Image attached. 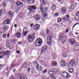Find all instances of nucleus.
<instances>
[{"label":"nucleus","mask_w":79,"mask_h":79,"mask_svg":"<svg viewBox=\"0 0 79 79\" xmlns=\"http://www.w3.org/2000/svg\"><path fill=\"white\" fill-rule=\"evenodd\" d=\"M66 16H67V17L68 18H68H68H69V15H66Z\"/></svg>","instance_id":"obj_60"},{"label":"nucleus","mask_w":79,"mask_h":79,"mask_svg":"<svg viewBox=\"0 0 79 79\" xmlns=\"http://www.w3.org/2000/svg\"><path fill=\"white\" fill-rule=\"evenodd\" d=\"M75 64V61L73 60H71L70 61L69 63H67V66H69L71 67V66H73Z\"/></svg>","instance_id":"obj_6"},{"label":"nucleus","mask_w":79,"mask_h":79,"mask_svg":"<svg viewBox=\"0 0 79 79\" xmlns=\"http://www.w3.org/2000/svg\"><path fill=\"white\" fill-rule=\"evenodd\" d=\"M31 69V68H29L28 69V72H30V69Z\"/></svg>","instance_id":"obj_54"},{"label":"nucleus","mask_w":79,"mask_h":79,"mask_svg":"<svg viewBox=\"0 0 79 79\" xmlns=\"http://www.w3.org/2000/svg\"><path fill=\"white\" fill-rule=\"evenodd\" d=\"M61 12L63 14L66 13V9L64 7L61 10Z\"/></svg>","instance_id":"obj_20"},{"label":"nucleus","mask_w":79,"mask_h":79,"mask_svg":"<svg viewBox=\"0 0 79 79\" xmlns=\"http://www.w3.org/2000/svg\"><path fill=\"white\" fill-rule=\"evenodd\" d=\"M36 45L39 47L42 44V39H37L36 41H35Z\"/></svg>","instance_id":"obj_3"},{"label":"nucleus","mask_w":79,"mask_h":79,"mask_svg":"<svg viewBox=\"0 0 79 79\" xmlns=\"http://www.w3.org/2000/svg\"><path fill=\"white\" fill-rule=\"evenodd\" d=\"M35 2V0H30L28 1V3H31V4H32V3H34Z\"/></svg>","instance_id":"obj_27"},{"label":"nucleus","mask_w":79,"mask_h":79,"mask_svg":"<svg viewBox=\"0 0 79 79\" xmlns=\"http://www.w3.org/2000/svg\"><path fill=\"white\" fill-rule=\"evenodd\" d=\"M61 18H58L57 19L58 23H60V22H61Z\"/></svg>","instance_id":"obj_36"},{"label":"nucleus","mask_w":79,"mask_h":79,"mask_svg":"<svg viewBox=\"0 0 79 79\" xmlns=\"http://www.w3.org/2000/svg\"><path fill=\"white\" fill-rule=\"evenodd\" d=\"M7 2H8V1H13V0H6Z\"/></svg>","instance_id":"obj_62"},{"label":"nucleus","mask_w":79,"mask_h":79,"mask_svg":"<svg viewBox=\"0 0 79 79\" xmlns=\"http://www.w3.org/2000/svg\"><path fill=\"white\" fill-rule=\"evenodd\" d=\"M75 5H72L70 6L69 9H71L72 10H74V9L75 8Z\"/></svg>","instance_id":"obj_23"},{"label":"nucleus","mask_w":79,"mask_h":79,"mask_svg":"<svg viewBox=\"0 0 79 79\" xmlns=\"http://www.w3.org/2000/svg\"><path fill=\"white\" fill-rule=\"evenodd\" d=\"M75 19L76 21H79V16L77 15H75Z\"/></svg>","instance_id":"obj_31"},{"label":"nucleus","mask_w":79,"mask_h":79,"mask_svg":"<svg viewBox=\"0 0 79 79\" xmlns=\"http://www.w3.org/2000/svg\"><path fill=\"white\" fill-rule=\"evenodd\" d=\"M9 79H14V77L13 75H12Z\"/></svg>","instance_id":"obj_42"},{"label":"nucleus","mask_w":79,"mask_h":79,"mask_svg":"<svg viewBox=\"0 0 79 79\" xmlns=\"http://www.w3.org/2000/svg\"><path fill=\"white\" fill-rule=\"evenodd\" d=\"M63 19L66 21H68V18H66V17H64L63 18Z\"/></svg>","instance_id":"obj_38"},{"label":"nucleus","mask_w":79,"mask_h":79,"mask_svg":"<svg viewBox=\"0 0 79 79\" xmlns=\"http://www.w3.org/2000/svg\"><path fill=\"white\" fill-rule=\"evenodd\" d=\"M56 5H54L53 6H52V10H55L56 9Z\"/></svg>","instance_id":"obj_25"},{"label":"nucleus","mask_w":79,"mask_h":79,"mask_svg":"<svg viewBox=\"0 0 79 79\" xmlns=\"http://www.w3.org/2000/svg\"><path fill=\"white\" fill-rule=\"evenodd\" d=\"M15 35L19 39L21 36V30H18L17 32L15 33Z\"/></svg>","instance_id":"obj_7"},{"label":"nucleus","mask_w":79,"mask_h":79,"mask_svg":"<svg viewBox=\"0 0 79 79\" xmlns=\"http://www.w3.org/2000/svg\"><path fill=\"white\" fill-rule=\"evenodd\" d=\"M57 72V69H55V70L50 71L48 72V73L50 76H52L53 74H56Z\"/></svg>","instance_id":"obj_9"},{"label":"nucleus","mask_w":79,"mask_h":79,"mask_svg":"<svg viewBox=\"0 0 79 79\" xmlns=\"http://www.w3.org/2000/svg\"><path fill=\"white\" fill-rule=\"evenodd\" d=\"M52 66H57V62L56 61L52 62Z\"/></svg>","instance_id":"obj_21"},{"label":"nucleus","mask_w":79,"mask_h":79,"mask_svg":"<svg viewBox=\"0 0 79 79\" xmlns=\"http://www.w3.org/2000/svg\"><path fill=\"white\" fill-rule=\"evenodd\" d=\"M6 47H10V43L8 42H6Z\"/></svg>","instance_id":"obj_34"},{"label":"nucleus","mask_w":79,"mask_h":79,"mask_svg":"<svg viewBox=\"0 0 79 79\" xmlns=\"http://www.w3.org/2000/svg\"><path fill=\"white\" fill-rule=\"evenodd\" d=\"M48 15H47V11L44 12V15H43V18H45L46 17H47Z\"/></svg>","instance_id":"obj_28"},{"label":"nucleus","mask_w":79,"mask_h":79,"mask_svg":"<svg viewBox=\"0 0 79 79\" xmlns=\"http://www.w3.org/2000/svg\"><path fill=\"white\" fill-rule=\"evenodd\" d=\"M10 19H8L4 21V24H10Z\"/></svg>","instance_id":"obj_16"},{"label":"nucleus","mask_w":79,"mask_h":79,"mask_svg":"<svg viewBox=\"0 0 79 79\" xmlns=\"http://www.w3.org/2000/svg\"><path fill=\"white\" fill-rule=\"evenodd\" d=\"M41 18V17L40 15H39L38 14L35 15L34 16V19L36 21H38Z\"/></svg>","instance_id":"obj_10"},{"label":"nucleus","mask_w":79,"mask_h":79,"mask_svg":"<svg viewBox=\"0 0 79 79\" xmlns=\"http://www.w3.org/2000/svg\"><path fill=\"white\" fill-rule=\"evenodd\" d=\"M6 34H4L2 35V37H3V38H5V37H6Z\"/></svg>","instance_id":"obj_41"},{"label":"nucleus","mask_w":79,"mask_h":79,"mask_svg":"<svg viewBox=\"0 0 79 79\" xmlns=\"http://www.w3.org/2000/svg\"><path fill=\"white\" fill-rule=\"evenodd\" d=\"M58 15H59V14H58V13H55L54 15V16L56 17L58 16Z\"/></svg>","instance_id":"obj_37"},{"label":"nucleus","mask_w":79,"mask_h":79,"mask_svg":"<svg viewBox=\"0 0 79 79\" xmlns=\"http://www.w3.org/2000/svg\"><path fill=\"white\" fill-rule=\"evenodd\" d=\"M60 65L62 67H64L65 66L66 64L64 63V60H61L60 62Z\"/></svg>","instance_id":"obj_17"},{"label":"nucleus","mask_w":79,"mask_h":79,"mask_svg":"<svg viewBox=\"0 0 79 79\" xmlns=\"http://www.w3.org/2000/svg\"><path fill=\"white\" fill-rule=\"evenodd\" d=\"M44 10H48V7H46L44 8Z\"/></svg>","instance_id":"obj_45"},{"label":"nucleus","mask_w":79,"mask_h":79,"mask_svg":"<svg viewBox=\"0 0 79 79\" xmlns=\"http://www.w3.org/2000/svg\"><path fill=\"white\" fill-rule=\"evenodd\" d=\"M60 39L59 40H61V42L62 43H64L66 41V37L64 36H62L60 37H59Z\"/></svg>","instance_id":"obj_11"},{"label":"nucleus","mask_w":79,"mask_h":79,"mask_svg":"<svg viewBox=\"0 0 79 79\" xmlns=\"http://www.w3.org/2000/svg\"><path fill=\"white\" fill-rule=\"evenodd\" d=\"M2 12H3V10H0V16L2 13Z\"/></svg>","instance_id":"obj_50"},{"label":"nucleus","mask_w":79,"mask_h":79,"mask_svg":"<svg viewBox=\"0 0 79 79\" xmlns=\"http://www.w3.org/2000/svg\"><path fill=\"white\" fill-rule=\"evenodd\" d=\"M16 4L18 6V7L17 9V11H19L21 10L20 8H23V3L20 2L19 1H18L16 3Z\"/></svg>","instance_id":"obj_2"},{"label":"nucleus","mask_w":79,"mask_h":79,"mask_svg":"<svg viewBox=\"0 0 79 79\" xmlns=\"http://www.w3.org/2000/svg\"><path fill=\"white\" fill-rule=\"evenodd\" d=\"M17 53H19V51L18 50L17 51Z\"/></svg>","instance_id":"obj_59"},{"label":"nucleus","mask_w":79,"mask_h":79,"mask_svg":"<svg viewBox=\"0 0 79 79\" xmlns=\"http://www.w3.org/2000/svg\"><path fill=\"white\" fill-rule=\"evenodd\" d=\"M52 38L51 36H50L48 37L47 38V42L48 43V45H50V44H51V41H52Z\"/></svg>","instance_id":"obj_12"},{"label":"nucleus","mask_w":79,"mask_h":79,"mask_svg":"<svg viewBox=\"0 0 79 79\" xmlns=\"http://www.w3.org/2000/svg\"><path fill=\"white\" fill-rule=\"evenodd\" d=\"M13 71V72H15V71H16V70L15 69Z\"/></svg>","instance_id":"obj_64"},{"label":"nucleus","mask_w":79,"mask_h":79,"mask_svg":"<svg viewBox=\"0 0 79 79\" xmlns=\"http://www.w3.org/2000/svg\"><path fill=\"white\" fill-rule=\"evenodd\" d=\"M40 10H41L42 13H44V11H43V8L41 7Z\"/></svg>","instance_id":"obj_43"},{"label":"nucleus","mask_w":79,"mask_h":79,"mask_svg":"<svg viewBox=\"0 0 79 79\" xmlns=\"http://www.w3.org/2000/svg\"><path fill=\"white\" fill-rule=\"evenodd\" d=\"M2 50V48H0V51H1V50Z\"/></svg>","instance_id":"obj_63"},{"label":"nucleus","mask_w":79,"mask_h":79,"mask_svg":"<svg viewBox=\"0 0 79 79\" xmlns=\"http://www.w3.org/2000/svg\"><path fill=\"white\" fill-rule=\"evenodd\" d=\"M76 15L79 16V12H77Z\"/></svg>","instance_id":"obj_46"},{"label":"nucleus","mask_w":79,"mask_h":79,"mask_svg":"<svg viewBox=\"0 0 79 79\" xmlns=\"http://www.w3.org/2000/svg\"><path fill=\"white\" fill-rule=\"evenodd\" d=\"M43 72L44 74H45V73L47 72V70L46 69L45 70L43 71Z\"/></svg>","instance_id":"obj_51"},{"label":"nucleus","mask_w":79,"mask_h":79,"mask_svg":"<svg viewBox=\"0 0 79 79\" xmlns=\"http://www.w3.org/2000/svg\"><path fill=\"white\" fill-rule=\"evenodd\" d=\"M57 1L58 2H61L62 1V0H57Z\"/></svg>","instance_id":"obj_57"},{"label":"nucleus","mask_w":79,"mask_h":79,"mask_svg":"<svg viewBox=\"0 0 79 79\" xmlns=\"http://www.w3.org/2000/svg\"><path fill=\"white\" fill-rule=\"evenodd\" d=\"M47 46H44L42 50H41V52H44L45 50H47Z\"/></svg>","instance_id":"obj_24"},{"label":"nucleus","mask_w":79,"mask_h":79,"mask_svg":"<svg viewBox=\"0 0 79 79\" xmlns=\"http://www.w3.org/2000/svg\"><path fill=\"white\" fill-rule=\"evenodd\" d=\"M77 23H75V24L73 26V28H74V27L76 26V25H77Z\"/></svg>","instance_id":"obj_48"},{"label":"nucleus","mask_w":79,"mask_h":79,"mask_svg":"<svg viewBox=\"0 0 79 79\" xmlns=\"http://www.w3.org/2000/svg\"><path fill=\"white\" fill-rule=\"evenodd\" d=\"M9 54V51H1L0 52V54L2 56H0V59L3 58V56H5V55H6Z\"/></svg>","instance_id":"obj_4"},{"label":"nucleus","mask_w":79,"mask_h":79,"mask_svg":"<svg viewBox=\"0 0 79 79\" xmlns=\"http://www.w3.org/2000/svg\"><path fill=\"white\" fill-rule=\"evenodd\" d=\"M18 44L19 45H20V44H22V42H19Z\"/></svg>","instance_id":"obj_55"},{"label":"nucleus","mask_w":79,"mask_h":79,"mask_svg":"<svg viewBox=\"0 0 79 79\" xmlns=\"http://www.w3.org/2000/svg\"><path fill=\"white\" fill-rule=\"evenodd\" d=\"M23 33L22 34L23 36H26L27 34V28H24L23 30Z\"/></svg>","instance_id":"obj_13"},{"label":"nucleus","mask_w":79,"mask_h":79,"mask_svg":"<svg viewBox=\"0 0 79 79\" xmlns=\"http://www.w3.org/2000/svg\"><path fill=\"white\" fill-rule=\"evenodd\" d=\"M69 71L70 73H72L74 72V70H73V69L70 68L69 70Z\"/></svg>","instance_id":"obj_30"},{"label":"nucleus","mask_w":79,"mask_h":79,"mask_svg":"<svg viewBox=\"0 0 79 79\" xmlns=\"http://www.w3.org/2000/svg\"><path fill=\"white\" fill-rule=\"evenodd\" d=\"M9 27L7 26H4L2 27V29L3 30V33H5L6 31H7Z\"/></svg>","instance_id":"obj_14"},{"label":"nucleus","mask_w":79,"mask_h":79,"mask_svg":"<svg viewBox=\"0 0 79 79\" xmlns=\"http://www.w3.org/2000/svg\"><path fill=\"white\" fill-rule=\"evenodd\" d=\"M9 36H10V35L9 33H8L7 34V38H9Z\"/></svg>","instance_id":"obj_58"},{"label":"nucleus","mask_w":79,"mask_h":79,"mask_svg":"<svg viewBox=\"0 0 79 79\" xmlns=\"http://www.w3.org/2000/svg\"><path fill=\"white\" fill-rule=\"evenodd\" d=\"M40 28V26L38 24H36L34 26V29L35 31H37Z\"/></svg>","instance_id":"obj_15"},{"label":"nucleus","mask_w":79,"mask_h":79,"mask_svg":"<svg viewBox=\"0 0 79 79\" xmlns=\"http://www.w3.org/2000/svg\"><path fill=\"white\" fill-rule=\"evenodd\" d=\"M32 9L37 10V7L35 6H29L28 8V9L29 10L30 13H31L32 12Z\"/></svg>","instance_id":"obj_5"},{"label":"nucleus","mask_w":79,"mask_h":79,"mask_svg":"<svg viewBox=\"0 0 79 79\" xmlns=\"http://www.w3.org/2000/svg\"><path fill=\"white\" fill-rule=\"evenodd\" d=\"M47 2V0H42L43 4L44 5H46Z\"/></svg>","instance_id":"obj_26"},{"label":"nucleus","mask_w":79,"mask_h":79,"mask_svg":"<svg viewBox=\"0 0 79 79\" xmlns=\"http://www.w3.org/2000/svg\"><path fill=\"white\" fill-rule=\"evenodd\" d=\"M27 38L29 42H32L33 41V39H34V38H35V34H33L31 35H28Z\"/></svg>","instance_id":"obj_1"},{"label":"nucleus","mask_w":79,"mask_h":79,"mask_svg":"<svg viewBox=\"0 0 79 79\" xmlns=\"http://www.w3.org/2000/svg\"><path fill=\"white\" fill-rule=\"evenodd\" d=\"M63 55L64 57V58H66V57L67 56V55H66V53H64Z\"/></svg>","instance_id":"obj_40"},{"label":"nucleus","mask_w":79,"mask_h":79,"mask_svg":"<svg viewBox=\"0 0 79 79\" xmlns=\"http://www.w3.org/2000/svg\"><path fill=\"white\" fill-rule=\"evenodd\" d=\"M46 31L47 35H48L49 34H50V31L48 29H47L46 30Z\"/></svg>","instance_id":"obj_35"},{"label":"nucleus","mask_w":79,"mask_h":79,"mask_svg":"<svg viewBox=\"0 0 79 79\" xmlns=\"http://www.w3.org/2000/svg\"><path fill=\"white\" fill-rule=\"evenodd\" d=\"M33 26H34V24L33 23L31 24L30 25V26L31 27H33Z\"/></svg>","instance_id":"obj_49"},{"label":"nucleus","mask_w":79,"mask_h":79,"mask_svg":"<svg viewBox=\"0 0 79 79\" xmlns=\"http://www.w3.org/2000/svg\"><path fill=\"white\" fill-rule=\"evenodd\" d=\"M15 27H17V25L16 24H15L14 26Z\"/></svg>","instance_id":"obj_61"},{"label":"nucleus","mask_w":79,"mask_h":79,"mask_svg":"<svg viewBox=\"0 0 79 79\" xmlns=\"http://www.w3.org/2000/svg\"><path fill=\"white\" fill-rule=\"evenodd\" d=\"M62 76L64 79H67L69 77V74L67 72H63L62 73Z\"/></svg>","instance_id":"obj_8"},{"label":"nucleus","mask_w":79,"mask_h":79,"mask_svg":"<svg viewBox=\"0 0 79 79\" xmlns=\"http://www.w3.org/2000/svg\"><path fill=\"white\" fill-rule=\"evenodd\" d=\"M69 31V29H67L65 31L66 33H68V32Z\"/></svg>","instance_id":"obj_53"},{"label":"nucleus","mask_w":79,"mask_h":79,"mask_svg":"<svg viewBox=\"0 0 79 79\" xmlns=\"http://www.w3.org/2000/svg\"><path fill=\"white\" fill-rule=\"evenodd\" d=\"M70 44H73L75 42V40L73 39H71L69 40Z\"/></svg>","instance_id":"obj_18"},{"label":"nucleus","mask_w":79,"mask_h":79,"mask_svg":"<svg viewBox=\"0 0 79 79\" xmlns=\"http://www.w3.org/2000/svg\"><path fill=\"white\" fill-rule=\"evenodd\" d=\"M37 66L36 67V68H37V69H38V68H39V66L40 67V66L38 64H37Z\"/></svg>","instance_id":"obj_47"},{"label":"nucleus","mask_w":79,"mask_h":79,"mask_svg":"<svg viewBox=\"0 0 79 79\" xmlns=\"http://www.w3.org/2000/svg\"><path fill=\"white\" fill-rule=\"evenodd\" d=\"M14 67H15V64H12L11 65V68H14Z\"/></svg>","instance_id":"obj_44"},{"label":"nucleus","mask_w":79,"mask_h":79,"mask_svg":"<svg viewBox=\"0 0 79 79\" xmlns=\"http://www.w3.org/2000/svg\"><path fill=\"white\" fill-rule=\"evenodd\" d=\"M19 16L20 18H21L22 17V14H20L19 15Z\"/></svg>","instance_id":"obj_52"},{"label":"nucleus","mask_w":79,"mask_h":79,"mask_svg":"<svg viewBox=\"0 0 79 79\" xmlns=\"http://www.w3.org/2000/svg\"><path fill=\"white\" fill-rule=\"evenodd\" d=\"M18 79H23V78H22L21 76H20L18 77ZM23 79H27V78L26 77H23Z\"/></svg>","instance_id":"obj_29"},{"label":"nucleus","mask_w":79,"mask_h":79,"mask_svg":"<svg viewBox=\"0 0 79 79\" xmlns=\"http://www.w3.org/2000/svg\"><path fill=\"white\" fill-rule=\"evenodd\" d=\"M50 77L52 79H56V77H55V76L53 75H52L51 76H50Z\"/></svg>","instance_id":"obj_33"},{"label":"nucleus","mask_w":79,"mask_h":79,"mask_svg":"<svg viewBox=\"0 0 79 79\" xmlns=\"http://www.w3.org/2000/svg\"><path fill=\"white\" fill-rule=\"evenodd\" d=\"M37 69L39 71H40L42 70V67L40 66V67H38V69Z\"/></svg>","instance_id":"obj_32"},{"label":"nucleus","mask_w":79,"mask_h":79,"mask_svg":"<svg viewBox=\"0 0 79 79\" xmlns=\"http://www.w3.org/2000/svg\"><path fill=\"white\" fill-rule=\"evenodd\" d=\"M3 6H4L5 7V6H6V4L5 2V1L3 2Z\"/></svg>","instance_id":"obj_39"},{"label":"nucleus","mask_w":79,"mask_h":79,"mask_svg":"<svg viewBox=\"0 0 79 79\" xmlns=\"http://www.w3.org/2000/svg\"><path fill=\"white\" fill-rule=\"evenodd\" d=\"M2 67V65L1 64H0V71L1 70V68Z\"/></svg>","instance_id":"obj_56"},{"label":"nucleus","mask_w":79,"mask_h":79,"mask_svg":"<svg viewBox=\"0 0 79 79\" xmlns=\"http://www.w3.org/2000/svg\"><path fill=\"white\" fill-rule=\"evenodd\" d=\"M13 15V13L12 11H10V12H9L8 13V15L10 17H12Z\"/></svg>","instance_id":"obj_19"},{"label":"nucleus","mask_w":79,"mask_h":79,"mask_svg":"<svg viewBox=\"0 0 79 79\" xmlns=\"http://www.w3.org/2000/svg\"><path fill=\"white\" fill-rule=\"evenodd\" d=\"M27 62H25L24 63L23 65L22 66V68H24L26 66H27Z\"/></svg>","instance_id":"obj_22"}]
</instances>
